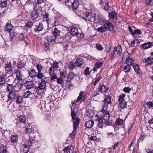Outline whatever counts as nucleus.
Returning a JSON list of instances; mask_svg holds the SVG:
<instances>
[{
  "label": "nucleus",
  "mask_w": 153,
  "mask_h": 153,
  "mask_svg": "<svg viewBox=\"0 0 153 153\" xmlns=\"http://www.w3.org/2000/svg\"><path fill=\"white\" fill-rule=\"evenodd\" d=\"M75 106V104L73 102H72V106H71V116L72 117L74 123V130L70 135L71 138L72 139L74 138V137L77 126H78L79 123L80 121L79 118L77 117H76V113L75 111L76 110Z\"/></svg>",
  "instance_id": "f257e3e1"
},
{
  "label": "nucleus",
  "mask_w": 153,
  "mask_h": 153,
  "mask_svg": "<svg viewBox=\"0 0 153 153\" xmlns=\"http://www.w3.org/2000/svg\"><path fill=\"white\" fill-rule=\"evenodd\" d=\"M82 16L83 19L90 22H97L99 20V18L98 15H95L94 16H92L89 12H85L82 13Z\"/></svg>",
  "instance_id": "f03ea898"
},
{
  "label": "nucleus",
  "mask_w": 153,
  "mask_h": 153,
  "mask_svg": "<svg viewBox=\"0 0 153 153\" xmlns=\"http://www.w3.org/2000/svg\"><path fill=\"white\" fill-rule=\"evenodd\" d=\"M104 105L103 106V109L101 111L103 114H109V111L107 110L108 104H110L111 102V97H106L103 100Z\"/></svg>",
  "instance_id": "7ed1b4c3"
},
{
  "label": "nucleus",
  "mask_w": 153,
  "mask_h": 153,
  "mask_svg": "<svg viewBox=\"0 0 153 153\" xmlns=\"http://www.w3.org/2000/svg\"><path fill=\"white\" fill-rule=\"evenodd\" d=\"M63 2H65L68 6L72 5L73 9L76 10L77 9L79 5V2L77 0H63Z\"/></svg>",
  "instance_id": "20e7f679"
},
{
  "label": "nucleus",
  "mask_w": 153,
  "mask_h": 153,
  "mask_svg": "<svg viewBox=\"0 0 153 153\" xmlns=\"http://www.w3.org/2000/svg\"><path fill=\"white\" fill-rule=\"evenodd\" d=\"M104 114L102 118L105 124L109 125L112 123V121L110 119V116L109 114Z\"/></svg>",
  "instance_id": "39448f33"
},
{
  "label": "nucleus",
  "mask_w": 153,
  "mask_h": 153,
  "mask_svg": "<svg viewBox=\"0 0 153 153\" xmlns=\"http://www.w3.org/2000/svg\"><path fill=\"white\" fill-rule=\"evenodd\" d=\"M95 121L97 123V126L101 128H102L104 125L105 124L103 120L102 117H100L97 115L96 117Z\"/></svg>",
  "instance_id": "423d86ee"
},
{
  "label": "nucleus",
  "mask_w": 153,
  "mask_h": 153,
  "mask_svg": "<svg viewBox=\"0 0 153 153\" xmlns=\"http://www.w3.org/2000/svg\"><path fill=\"white\" fill-rule=\"evenodd\" d=\"M130 55L127 51H125L124 52L122 59L120 62V65H122L124 64V61H126V59H128L130 57Z\"/></svg>",
  "instance_id": "0eeeda50"
},
{
  "label": "nucleus",
  "mask_w": 153,
  "mask_h": 153,
  "mask_svg": "<svg viewBox=\"0 0 153 153\" xmlns=\"http://www.w3.org/2000/svg\"><path fill=\"white\" fill-rule=\"evenodd\" d=\"M39 15V13L37 10L33 11L31 13L30 16L33 20H36L38 19Z\"/></svg>",
  "instance_id": "6e6552de"
},
{
  "label": "nucleus",
  "mask_w": 153,
  "mask_h": 153,
  "mask_svg": "<svg viewBox=\"0 0 153 153\" xmlns=\"http://www.w3.org/2000/svg\"><path fill=\"white\" fill-rule=\"evenodd\" d=\"M25 87L27 89H30L34 86V84L32 81H26L24 84Z\"/></svg>",
  "instance_id": "1a4fd4ad"
},
{
  "label": "nucleus",
  "mask_w": 153,
  "mask_h": 153,
  "mask_svg": "<svg viewBox=\"0 0 153 153\" xmlns=\"http://www.w3.org/2000/svg\"><path fill=\"white\" fill-rule=\"evenodd\" d=\"M83 91H80L79 93V96L78 97L76 100L75 101V102H78L81 100V101H84L85 99V96L86 94H85L83 95Z\"/></svg>",
  "instance_id": "9d476101"
},
{
  "label": "nucleus",
  "mask_w": 153,
  "mask_h": 153,
  "mask_svg": "<svg viewBox=\"0 0 153 153\" xmlns=\"http://www.w3.org/2000/svg\"><path fill=\"white\" fill-rule=\"evenodd\" d=\"M104 26H105L106 29L109 30H112L114 28V26L113 24L110 22V21H107L104 24Z\"/></svg>",
  "instance_id": "9b49d317"
},
{
  "label": "nucleus",
  "mask_w": 153,
  "mask_h": 153,
  "mask_svg": "<svg viewBox=\"0 0 153 153\" xmlns=\"http://www.w3.org/2000/svg\"><path fill=\"white\" fill-rule=\"evenodd\" d=\"M4 29L5 31L10 33L13 30V26L11 23H7Z\"/></svg>",
  "instance_id": "f8f14e48"
},
{
  "label": "nucleus",
  "mask_w": 153,
  "mask_h": 153,
  "mask_svg": "<svg viewBox=\"0 0 153 153\" xmlns=\"http://www.w3.org/2000/svg\"><path fill=\"white\" fill-rule=\"evenodd\" d=\"M46 82L44 80L42 81L39 84L38 87L36 88V92L39 91V90L42 89H44L46 87Z\"/></svg>",
  "instance_id": "ddd939ff"
},
{
  "label": "nucleus",
  "mask_w": 153,
  "mask_h": 153,
  "mask_svg": "<svg viewBox=\"0 0 153 153\" xmlns=\"http://www.w3.org/2000/svg\"><path fill=\"white\" fill-rule=\"evenodd\" d=\"M16 94L14 91L9 92L8 96V99L9 100H13L15 99Z\"/></svg>",
  "instance_id": "4468645a"
},
{
  "label": "nucleus",
  "mask_w": 153,
  "mask_h": 153,
  "mask_svg": "<svg viewBox=\"0 0 153 153\" xmlns=\"http://www.w3.org/2000/svg\"><path fill=\"white\" fill-rule=\"evenodd\" d=\"M94 122L92 120H90L86 121L85 124V126L88 128H91L93 126Z\"/></svg>",
  "instance_id": "2eb2a0df"
},
{
  "label": "nucleus",
  "mask_w": 153,
  "mask_h": 153,
  "mask_svg": "<svg viewBox=\"0 0 153 153\" xmlns=\"http://www.w3.org/2000/svg\"><path fill=\"white\" fill-rule=\"evenodd\" d=\"M134 70L137 74H140V69L139 65L138 64L134 63L133 65Z\"/></svg>",
  "instance_id": "dca6fc26"
},
{
  "label": "nucleus",
  "mask_w": 153,
  "mask_h": 153,
  "mask_svg": "<svg viewBox=\"0 0 153 153\" xmlns=\"http://www.w3.org/2000/svg\"><path fill=\"white\" fill-rule=\"evenodd\" d=\"M84 62L82 58H77L76 61V66L78 67H81L83 63Z\"/></svg>",
  "instance_id": "f3484780"
},
{
  "label": "nucleus",
  "mask_w": 153,
  "mask_h": 153,
  "mask_svg": "<svg viewBox=\"0 0 153 153\" xmlns=\"http://www.w3.org/2000/svg\"><path fill=\"white\" fill-rule=\"evenodd\" d=\"M56 38V37L55 36L52 34L51 35L48 36L47 38V39L48 42L51 43L53 41L55 42V40Z\"/></svg>",
  "instance_id": "a211bd4d"
},
{
  "label": "nucleus",
  "mask_w": 153,
  "mask_h": 153,
  "mask_svg": "<svg viewBox=\"0 0 153 153\" xmlns=\"http://www.w3.org/2000/svg\"><path fill=\"white\" fill-rule=\"evenodd\" d=\"M144 61L147 65H151L153 63V58L149 57L147 58H145Z\"/></svg>",
  "instance_id": "6ab92c4d"
},
{
  "label": "nucleus",
  "mask_w": 153,
  "mask_h": 153,
  "mask_svg": "<svg viewBox=\"0 0 153 153\" xmlns=\"http://www.w3.org/2000/svg\"><path fill=\"white\" fill-rule=\"evenodd\" d=\"M115 52H116L117 54L120 56H121L122 53L121 47L120 45H118L115 47Z\"/></svg>",
  "instance_id": "aec40b11"
},
{
  "label": "nucleus",
  "mask_w": 153,
  "mask_h": 153,
  "mask_svg": "<svg viewBox=\"0 0 153 153\" xmlns=\"http://www.w3.org/2000/svg\"><path fill=\"white\" fill-rule=\"evenodd\" d=\"M127 102L125 101L120 102L118 107H119L121 109L126 108L127 106Z\"/></svg>",
  "instance_id": "412c9836"
},
{
  "label": "nucleus",
  "mask_w": 153,
  "mask_h": 153,
  "mask_svg": "<svg viewBox=\"0 0 153 153\" xmlns=\"http://www.w3.org/2000/svg\"><path fill=\"white\" fill-rule=\"evenodd\" d=\"M30 76L32 78L35 77L37 75V73L35 70L34 69L31 70L30 72L29 73Z\"/></svg>",
  "instance_id": "4be33fe9"
},
{
  "label": "nucleus",
  "mask_w": 153,
  "mask_h": 153,
  "mask_svg": "<svg viewBox=\"0 0 153 153\" xmlns=\"http://www.w3.org/2000/svg\"><path fill=\"white\" fill-rule=\"evenodd\" d=\"M134 63V60L132 58H129L128 59H126V61H124V64L126 63L127 65L129 66L132 65Z\"/></svg>",
  "instance_id": "5701e85b"
},
{
  "label": "nucleus",
  "mask_w": 153,
  "mask_h": 153,
  "mask_svg": "<svg viewBox=\"0 0 153 153\" xmlns=\"http://www.w3.org/2000/svg\"><path fill=\"white\" fill-rule=\"evenodd\" d=\"M152 46V44L150 42L145 43L142 44L141 47L142 48L144 49H147L150 48Z\"/></svg>",
  "instance_id": "b1692460"
},
{
  "label": "nucleus",
  "mask_w": 153,
  "mask_h": 153,
  "mask_svg": "<svg viewBox=\"0 0 153 153\" xmlns=\"http://www.w3.org/2000/svg\"><path fill=\"white\" fill-rule=\"evenodd\" d=\"M41 17L44 20L46 18H48V17L49 16L48 13L44 10H41Z\"/></svg>",
  "instance_id": "393cba45"
},
{
  "label": "nucleus",
  "mask_w": 153,
  "mask_h": 153,
  "mask_svg": "<svg viewBox=\"0 0 153 153\" xmlns=\"http://www.w3.org/2000/svg\"><path fill=\"white\" fill-rule=\"evenodd\" d=\"M43 28V24L42 23H40L36 28L34 30L36 33H39V31H42Z\"/></svg>",
  "instance_id": "a878e982"
},
{
  "label": "nucleus",
  "mask_w": 153,
  "mask_h": 153,
  "mask_svg": "<svg viewBox=\"0 0 153 153\" xmlns=\"http://www.w3.org/2000/svg\"><path fill=\"white\" fill-rule=\"evenodd\" d=\"M123 120L120 118H117L115 121V125L121 126L123 123Z\"/></svg>",
  "instance_id": "bb28decb"
},
{
  "label": "nucleus",
  "mask_w": 153,
  "mask_h": 153,
  "mask_svg": "<svg viewBox=\"0 0 153 153\" xmlns=\"http://www.w3.org/2000/svg\"><path fill=\"white\" fill-rule=\"evenodd\" d=\"M70 30V33L71 35H75L78 33V30L76 28H72Z\"/></svg>",
  "instance_id": "cd10ccee"
},
{
  "label": "nucleus",
  "mask_w": 153,
  "mask_h": 153,
  "mask_svg": "<svg viewBox=\"0 0 153 153\" xmlns=\"http://www.w3.org/2000/svg\"><path fill=\"white\" fill-rule=\"evenodd\" d=\"M11 142L13 143H16L18 141V137L17 135H12L11 137Z\"/></svg>",
  "instance_id": "c85d7f7f"
},
{
  "label": "nucleus",
  "mask_w": 153,
  "mask_h": 153,
  "mask_svg": "<svg viewBox=\"0 0 153 153\" xmlns=\"http://www.w3.org/2000/svg\"><path fill=\"white\" fill-rule=\"evenodd\" d=\"M74 76V74L73 72H70L68 76L67 80L70 82L73 79Z\"/></svg>",
  "instance_id": "c756f323"
},
{
  "label": "nucleus",
  "mask_w": 153,
  "mask_h": 153,
  "mask_svg": "<svg viewBox=\"0 0 153 153\" xmlns=\"http://www.w3.org/2000/svg\"><path fill=\"white\" fill-rule=\"evenodd\" d=\"M0 152L1 153H7V147L4 146H2L0 148Z\"/></svg>",
  "instance_id": "7c9ffc66"
},
{
  "label": "nucleus",
  "mask_w": 153,
  "mask_h": 153,
  "mask_svg": "<svg viewBox=\"0 0 153 153\" xmlns=\"http://www.w3.org/2000/svg\"><path fill=\"white\" fill-rule=\"evenodd\" d=\"M7 0H2L0 3V8H1L5 7L7 5Z\"/></svg>",
  "instance_id": "2f4dec72"
},
{
  "label": "nucleus",
  "mask_w": 153,
  "mask_h": 153,
  "mask_svg": "<svg viewBox=\"0 0 153 153\" xmlns=\"http://www.w3.org/2000/svg\"><path fill=\"white\" fill-rule=\"evenodd\" d=\"M16 75V78L18 80L22 79V75L21 74V71L19 70H17L15 72Z\"/></svg>",
  "instance_id": "473e14b6"
},
{
  "label": "nucleus",
  "mask_w": 153,
  "mask_h": 153,
  "mask_svg": "<svg viewBox=\"0 0 153 153\" xmlns=\"http://www.w3.org/2000/svg\"><path fill=\"white\" fill-rule=\"evenodd\" d=\"M19 120L21 123H26V117L25 116L22 115L20 116L19 117Z\"/></svg>",
  "instance_id": "72a5a7b5"
},
{
  "label": "nucleus",
  "mask_w": 153,
  "mask_h": 153,
  "mask_svg": "<svg viewBox=\"0 0 153 153\" xmlns=\"http://www.w3.org/2000/svg\"><path fill=\"white\" fill-rule=\"evenodd\" d=\"M97 77L96 79L95 80L94 82V85L95 86L97 84L100 80L101 78L100 74H98L97 75Z\"/></svg>",
  "instance_id": "f704fd0d"
},
{
  "label": "nucleus",
  "mask_w": 153,
  "mask_h": 153,
  "mask_svg": "<svg viewBox=\"0 0 153 153\" xmlns=\"http://www.w3.org/2000/svg\"><path fill=\"white\" fill-rule=\"evenodd\" d=\"M23 148V151L24 153H27L29 150V148L27 145L26 144H24L22 146Z\"/></svg>",
  "instance_id": "c9c22d12"
},
{
  "label": "nucleus",
  "mask_w": 153,
  "mask_h": 153,
  "mask_svg": "<svg viewBox=\"0 0 153 153\" xmlns=\"http://www.w3.org/2000/svg\"><path fill=\"white\" fill-rule=\"evenodd\" d=\"M108 88L106 87L105 85H102L100 88V91L102 93L105 92L107 91Z\"/></svg>",
  "instance_id": "e433bc0d"
},
{
  "label": "nucleus",
  "mask_w": 153,
  "mask_h": 153,
  "mask_svg": "<svg viewBox=\"0 0 153 153\" xmlns=\"http://www.w3.org/2000/svg\"><path fill=\"white\" fill-rule=\"evenodd\" d=\"M5 68H9V72L11 71L12 70V68L11 67V64L10 62H7L5 64Z\"/></svg>",
  "instance_id": "4c0bfd02"
},
{
  "label": "nucleus",
  "mask_w": 153,
  "mask_h": 153,
  "mask_svg": "<svg viewBox=\"0 0 153 153\" xmlns=\"http://www.w3.org/2000/svg\"><path fill=\"white\" fill-rule=\"evenodd\" d=\"M7 89L9 92L14 91L13 90L14 87L12 84H8L7 86Z\"/></svg>",
  "instance_id": "58836bf2"
},
{
  "label": "nucleus",
  "mask_w": 153,
  "mask_h": 153,
  "mask_svg": "<svg viewBox=\"0 0 153 153\" xmlns=\"http://www.w3.org/2000/svg\"><path fill=\"white\" fill-rule=\"evenodd\" d=\"M53 35L55 36L56 37L59 35L60 31L56 28H55L53 31Z\"/></svg>",
  "instance_id": "ea45409f"
},
{
  "label": "nucleus",
  "mask_w": 153,
  "mask_h": 153,
  "mask_svg": "<svg viewBox=\"0 0 153 153\" xmlns=\"http://www.w3.org/2000/svg\"><path fill=\"white\" fill-rule=\"evenodd\" d=\"M131 68L130 66L127 65V66L124 67L123 69V71L125 73H128L130 71Z\"/></svg>",
  "instance_id": "a19ab883"
},
{
  "label": "nucleus",
  "mask_w": 153,
  "mask_h": 153,
  "mask_svg": "<svg viewBox=\"0 0 153 153\" xmlns=\"http://www.w3.org/2000/svg\"><path fill=\"white\" fill-rule=\"evenodd\" d=\"M106 29L105 26L101 27H99L97 29V30L98 32H105L106 31Z\"/></svg>",
  "instance_id": "79ce46f5"
},
{
  "label": "nucleus",
  "mask_w": 153,
  "mask_h": 153,
  "mask_svg": "<svg viewBox=\"0 0 153 153\" xmlns=\"http://www.w3.org/2000/svg\"><path fill=\"white\" fill-rule=\"evenodd\" d=\"M23 101V97L22 96H18L16 100V102L17 103L20 104Z\"/></svg>",
  "instance_id": "37998d69"
},
{
  "label": "nucleus",
  "mask_w": 153,
  "mask_h": 153,
  "mask_svg": "<svg viewBox=\"0 0 153 153\" xmlns=\"http://www.w3.org/2000/svg\"><path fill=\"white\" fill-rule=\"evenodd\" d=\"M126 95L124 94H122V95H120L118 100V101L120 102H122L123 101H125L124 100V98L125 97Z\"/></svg>",
  "instance_id": "c03bdc74"
},
{
  "label": "nucleus",
  "mask_w": 153,
  "mask_h": 153,
  "mask_svg": "<svg viewBox=\"0 0 153 153\" xmlns=\"http://www.w3.org/2000/svg\"><path fill=\"white\" fill-rule=\"evenodd\" d=\"M133 36L135 35V34L141 35L142 34V32L140 30L137 29L134 30Z\"/></svg>",
  "instance_id": "a18cd8bd"
},
{
  "label": "nucleus",
  "mask_w": 153,
  "mask_h": 153,
  "mask_svg": "<svg viewBox=\"0 0 153 153\" xmlns=\"http://www.w3.org/2000/svg\"><path fill=\"white\" fill-rule=\"evenodd\" d=\"M5 79L3 76H0V85H3L5 83Z\"/></svg>",
  "instance_id": "49530a36"
},
{
  "label": "nucleus",
  "mask_w": 153,
  "mask_h": 153,
  "mask_svg": "<svg viewBox=\"0 0 153 153\" xmlns=\"http://www.w3.org/2000/svg\"><path fill=\"white\" fill-rule=\"evenodd\" d=\"M32 94V93L31 92L28 91L24 93L23 95V97L25 98L28 97L29 96Z\"/></svg>",
  "instance_id": "de8ad7c7"
},
{
  "label": "nucleus",
  "mask_w": 153,
  "mask_h": 153,
  "mask_svg": "<svg viewBox=\"0 0 153 153\" xmlns=\"http://www.w3.org/2000/svg\"><path fill=\"white\" fill-rule=\"evenodd\" d=\"M75 66V64L73 62H70L68 65V67L70 69H73Z\"/></svg>",
  "instance_id": "09e8293b"
},
{
  "label": "nucleus",
  "mask_w": 153,
  "mask_h": 153,
  "mask_svg": "<svg viewBox=\"0 0 153 153\" xmlns=\"http://www.w3.org/2000/svg\"><path fill=\"white\" fill-rule=\"evenodd\" d=\"M36 67L38 70V72H41L43 67L41 65L37 64L36 65Z\"/></svg>",
  "instance_id": "8fccbe9b"
},
{
  "label": "nucleus",
  "mask_w": 153,
  "mask_h": 153,
  "mask_svg": "<svg viewBox=\"0 0 153 153\" xmlns=\"http://www.w3.org/2000/svg\"><path fill=\"white\" fill-rule=\"evenodd\" d=\"M39 79H41L43 77H44L43 74L42 73V72H38V74H37V75L36 76Z\"/></svg>",
  "instance_id": "3c124183"
},
{
  "label": "nucleus",
  "mask_w": 153,
  "mask_h": 153,
  "mask_svg": "<svg viewBox=\"0 0 153 153\" xmlns=\"http://www.w3.org/2000/svg\"><path fill=\"white\" fill-rule=\"evenodd\" d=\"M96 47L97 49L98 50L100 51L103 49V47L102 45L99 43H97L96 44Z\"/></svg>",
  "instance_id": "603ef678"
},
{
  "label": "nucleus",
  "mask_w": 153,
  "mask_h": 153,
  "mask_svg": "<svg viewBox=\"0 0 153 153\" xmlns=\"http://www.w3.org/2000/svg\"><path fill=\"white\" fill-rule=\"evenodd\" d=\"M90 68L87 67L84 71L85 74L86 75H89L90 74V71H89Z\"/></svg>",
  "instance_id": "864d4df0"
},
{
  "label": "nucleus",
  "mask_w": 153,
  "mask_h": 153,
  "mask_svg": "<svg viewBox=\"0 0 153 153\" xmlns=\"http://www.w3.org/2000/svg\"><path fill=\"white\" fill-rule=\"evenodd\" d=\"M146 105L149 108L153 107V101L148 102L146 103Z\"/></svg>",
  "instance_id": "5fc2aeb1"
},
{
  "label": "nucleus",
  "mask_w": 153,
  "mask_h": 153,
  "mask_svg": "<svg viewBox=\"0 0 153 153\" xmlns=\"http://www.w3.org/2000/svg\"><path fill=\"white\" fill-rule=\"evenodd\" d=\"M131 90V89L129 87H127L124 88L123 89V91L126 93H129L130 92Z\"/></svg>",
  "instance_id": "6e6d98bb"
},
{
  "label": "nucleus",
  "mask_w": 153,
  "mask_h": 153,
  "mask_svg": "<svg viewBox=\"0 0 153 153\" xmlns=\"http://www.w3.org/2000/svg\"><path fill=\"white\" fill-rule=\"evenodd\" d=\"M18 39L19 41H23L25 39V36L23 33H21L18 36Z\"/></svg>",
  "instance_id": "4d7b16f0"
},
{
  "label": "nucleus",
  "mask_w": 153,
  "mask_h": 153,
  "mask_svg": "<svg viewBox=\"0 0 153 153\" xmlns=\"http://www.w3.org/2000/svg\"><path fill=\"white\" fill-rule=\"evenodd\" d=\"M109 16L110 18L114 19L115 17V12L113 11L110 13L109 14Z\"/></svg>",
  "instance_id": "13d9d810"
},
{
  "label": "nucleus",
  "mask_w": 153,
  "mask_h": 153,
  "mask_svg": "<svg viewBox=\"0 0 153 153\" xmlns=\"http://www.w3.org/2000/svg\"><path fill=\"white\" fill-rule=\"evenodd\" d=\"M103 63L102 62H97L95 64V65L98 69L100 68L102 65Z\"/></svg>",
  "instance_id": "bf43d9fd"
},
{
  "label": "nucleus",
  "mask_w": 153,
  "mask_h": 153,
  "mask_svg": "<svg viewBox=\"0 0 153 153\" xmlns=\"http://www.w3.org/2000/svg\"><path fill=\"white\" fill-rule=\"evenodd\" d=\"M74 147L73 146H71L70 147L67 153H73L74 151Z\"/></svg>",
  "instance_id": "052dcab7"
},
{
  "label": "nucleus",
  "mask_w": 153,
  "mask_h": 153,
  "mask_svg": "<svg viewBox=\"0 0 153 153\" xmlns=\"http://www.w3.org/2000/svg\"><path fill=\"white\" fill-rule=\"evenodd\" d=\"M107 137L108 138H112L114 137V133L111 132L107 134Z\"/></svg>",
  "instance_id": "680f3d73"
},
{
  "label": "nucleus",
  "mask_w": 153,
  "mask_h": 153,
  "mask_svg": "<svg viewBox=\"0 0 153 153\" xmlns=\"http://www.w3.org/2000/svg\"><path fill=\"white\" fill-rule=\"evenodd\" d=\"M51 76V80H53L54 79H57V76L56 74H50Z\"/></svg>",
  "instance_id": "e2e57ef3"
},
{
  "label": "nucleus",
  "mask_w": 153,
  "mask_h": 153,
  "mask_svg": "<svg viewBox=\"0 0 153 153\" xmlns=\"http://www.w3.org/2000/svg\"><path fill=\"white\" fill-rule=\"evenodd\" d=\"M55 70V69H54V68L52 67L50 68L48 70L50 74H54Z\"/></svg>",
  "instance_id": "0e129e2a"
},
{
  "label": "nucleus",
  "mask_w": 153,
  "mask_h": 153,
  "mask_svg": "<svg viewBox=\"0 0 153 153\" xmlns=\"http://www.w3.org/2000/svg\"><path fill=\"white\" fill-rule=\"evenodd\" d=\"M33 22L32 21L28 22L26 24V26L28 27H31L33 25Z\"/></svg>",
  "instance_id": "69168bd1"
},
{
  "label": "nucleus",
  "mask_w": 153,
  "mask_h": 153,
  "mask_svg": "<svg viewBox=\"0 0 153 153\" xmlns=\"http://www.w3.org/2000/svg\"><path fill=\"white\" fill-rule=\"evenodd\" d=\"M115 51V47L114 48V49L113 51L111 53V60L112 61L113 60L114 58V51Z\"/></svg>",
  "instance_id": "338daca9"
},
{
  "label": "nucleus",
  "mask_w": 153,
  "mask_h": 153,
  "mask_svg": "<svg viewBox=\"0 0 153 153\" xmlns=\"http://www.w3.org/2000/svg\"><path fill=\"white\" fill-rule=\"evenodd\" d=\"M59 63L58 62H56L53 63V67L54 68V69H57L59 68Z\"/></svg>",
  "instance_id": "774afa93"
}]
</instances>
